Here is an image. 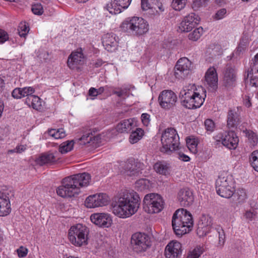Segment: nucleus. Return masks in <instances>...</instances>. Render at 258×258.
Returning <instances> with one entry per match:
<instances>
[{"instance_id":"774afa93","label":"nucleus","mask_w":258,"mask_h":258,"mask_svg":"<svg viewBox=\"0 0 258 258\" xmlns=\"http://www.w3.org/2000/svg\"><path fill=\"white\" fill-rule=\"evenodd\" d=\"M191 63V61L187 57H183L179 59L176 64H190Z\"/></svg>"},{"instance_id":"a878e982","label":"nucleus","mask_w":258,"mask_h":258,"mask_svg":"<svg viewBox=\"0 0 258 258\" xmlns=\"http://www.w3.org/2000/svg\"><path fill=\"white\" fill-rule=\"evenodd\" d=\"M172 226L175 234L179 237L190 231L181 220L178 217H175L174 214L172 216Z\"/></svg>"},{"instance_id":"13d9d810","label":"nucleus","mask_w":258,"mask_h":258,"mask_svg":"<svg viewBox=\"0 0 258 258\" xmlns=\"http://www.w3.org/2000/svg\"><path fill=\"white\" fill-rule=\"evenodd\" d=\"M9 40V35L4 30L0 29V43H4Z\"/></svg>"},{"instance_id":"f257e3e1","label":"nucleus","mask_w":258,"mask_h":258,"mask_svg":"<svg viewBox=\"0 0 258 258\" xmlns=\"http://www.w3.org/2000/svg\"><path fill=\"white\" fill-rule=\"evenodd\" d=\"M140 197L134 190L121 191L112 203V211L120 218H125L135 214L139 207Z\"/></svg>"},{"instance_id":"7ed1b4c3","label":"nucleus","mask_w":258,"mask_h":258,"mask_svg":"<svg viewBox=\"0 0 258 258\" xmlns=\"http://www.w3.org/2000/svg\"><path fill=\"white\" fill-rule=\"evenodd\" d=\"M122 30L136 35H142L146 33L149 29L148 22L141 17H134L128 18L122 23Z\"/></svg>"},{"instance_id":"9b49d317","label":"nucleus","mask_w":258,"mask_h":258,"mask_svg":"<svg viewBox=\"0 0 258 258\" xmlns=\"http://www.w3.org/2000/svg\"><path fill=\"white\" fill-rule=\"evenodd\" d=\"M109 200L107 195L99 193L89 196L85 200V205L89 208L102 207L107 205Z\"/></svg>"},{"instance_id":"3c124183","label":"nucleus","mask_w":258,"mask_h":258,"mask_svg":"<svg viewBox=\"0 0 258 258\" xmlns=\"http://www.w3.org/2000/svg\"><path fill=\"white\" fill-rule=\"evenodd\" d=\"M22 90V97H28L30 96H33L32 95L34 92L35 90L33 87H24L23 88H21Z\"/></svg>"},{"instance_id":"bb28decb","label":"nucleus","mask_w":258,"mask_h":258,"mask_svg":"<svg viewBox=\"0 0 258 258\" xmlns=\"http://www.w3.org/2000/svg\"><path fill=\"white\" fill-rule=\"evenodd\" d=\"M102 42L105 49L108 51H112L115 50L118 41L116 39V36L114 34L107 33L104 34L102 39Z\"/></svg>"},{"instance_id":"a19ab883","label":"nucleus","mask_w":258,"mask_h":258,"mask_svg":"<svg viewBox=\"0 0 258 258\" xmlns=\"http://www.w3.org/2000/svg\"><path fill=\"white\" fill-rule=\"evenodd\" d=\"M249 161L253 168L258 172V150L254 151L251 154Z\"/></svg>"},{"instance_id":"603ef678","label":"nucleus","mask_w":258,"mask_h":258,"mask_svg":"<svg viewBox=\"0 0 258 258\" xmlns=\"http://www.w3.org/2000/svg\"><path fill=\"white\" fill-rule=\"evenodd\" d=\"M247 78L249 76L254 77L255 75L258 76V66H250V68L247 70Z\"/></svg>"},{"instance_id":"09e8293b","label":"nucleus","mask_w":258,"mask_h":258,"mask_svg":"<svg viewBox=\"0 0 258 258\" xmlns=\"http://www.w3.org/2000/svg\"><path fill=\"white\" fill-rule=\"evenodd\" d=\"M27 146L26 145H17L14 149L9 150L7 151L8 154H10L14 153L21 154L26 150Z\"/></svg>"},{"instance_id":"37998d69","label":"nucleus","mask_w":258,"mask_h":258,"mask_svg":"<svg viewBox=\"0 0 258 258\" xmlns=\"http://www.w3.org/2000/svg\"><path fill=\"white\" fill-rule=\"evenodd\" d=\"M187 0H173L171 7L176 11H180L185 6Z\"/></svg>"},{"instance_id":"69168bd1","label":"nucleus","mask_w":258,"mask_h":258,"mask_svg":"<svg viewBox=\"0 0 258 258\" xmlns=\"http://www.w3.org/2000/svg\"><path fill=\"white\" fill-rule=\"evenodd\" d=\"M246 136L249 139L252 140L254 142L256 141L257 138L256 134L251 131H246Z\"/></svg>"},{"instance_id":"c85d7f7f","label":"nucleus","mask_w":258,"mask_h":258,"mask_svg":"<svg viewBox=\"0 0 258 258\" xmlns=\"http://www.w3.org/2000/svg\"><path fill=\"white\" fill-rule=\"evenodd\" d=\"M141 165V163L135 161H128L124 166L125 173L130 176H138L142 174L140 167Z\"/></svg>"},{"instance_id":"0e129e2a","label":"nucleus","mask_w":258,"mask_h":258,"mask_svg":"<svg viewBox=\"0 0 258 258\" xmlns=\"http://www.w3.org/2000/svg\"><path fill=\"white\" fill-rule=\"evenodd\" d=\"M141 8L144 11H147L153 8L149 3L148 0H141Z\"/></svg>"},{"instance_id":"cd10ccee","label":"nucleus","mask_w":258,"mask_h":258,"mask_svg":"<svg viewBox=\"0 0 258 258\" xmlns=\"http://www.w3.org/2000/svg\"><path fill=\"white\" fill-rule=\"evenodd\" d=\"M204 91H206L202 86H196L194 84H189L185 86L180 93L179 96L184 97L190 95H200V93L203 94Z\"/></svg>"},{"instance_id":"ddd939ff","label":"nucleus","mask_w":258,"mask_h":258,"mask_svg":"<svg viewBox=\"0 0 258 258\" xmlns=\"http://www.w3.org/2000/svg\"><path fill=\"white\" fill-rule=\"evenodd\" d=\"M217 141H221L222 144L229 149H235L238 145L239 139L234 132L226 133L224 135L221 134L216 137Z\"/></svg>"},{"instance_id":"473e14b6","label":"nucleus","mask_w":258,"mask_h":258,"mask_svg":"<svg viewBox=\"0 0 258 258\" xmlns=\"http://www.w3.org/2000/svg\"><path fill=\"white\" fill-rule=\"evenodd\" d=\"M25 103L29 106L32 107L37 110L42 109V101L37 96L33 95L27 97L25 100Z\"/></svg>"},{"instance_id":"9d476101","label":"nucleus","mask_w":258,"mask_h":258,"mask_svg":"<svg viewBox=\"0 0 258 258\" xmlns=\"http://www.w3.org/2000/svg\"><path fill=\"white\" fill-rule=\"evenodd\" d=\"M14 196V192L11 189L0 190V216H7L11 212L10 199Z\"/></svg>"},{"instance_id":"423d86ee","label":"nucleus","mask_w":258,"mask_h":258,"mask_svg":"<svg viewBox=\"0 0 258 258\" xmlns=\"http://www.w3.org/2000/svg\"><path fill=\"white\" fill-rule=\"evenodd\" d=\"M217 193L221 197L229 199L234 194V182L232 176H219L216 181Z\"/></svg>"},{"instance_id":"864d4df0","label":"nucleus","mask_w":258,"mask_h":258,"mask_svg":"<svg viewBox=\"0 0 258 258\" xmlns=\"http://www.w3.org/2000/svg\"><path fill=\"white\" fill-rule=\"evenodd\" d=\"M217 232L219 234V244L221 245H223L225 242V234L223 229L220 227L217 229Z\"/></svg>"},{"instance_id":"5fc2aeb1","label":"nucleus","mask_w":258,"mask_h":258,"mask_svg":"<svg viewBox=\"0 0 258 258\" xmlns=\"http://www.w3.org/2000/svg\"><path fill=\"white\" fill-rule=\"evenodd\" d=\"M247 47V44L244 41V40H241L240 41V43L238 45V47L237 48V50L235 51V53L236 54L239 55L241 52H243L245 50Z\"/></svg>"},{"instance_id":"72a5a7b5","label":"nucleus","mask_w":258,"mask_h":258,"mask_svg":"<svg viewBox=\"0 0 258 258\" xmlns=\"http://www.w3.org/2000/svg\"><path fill=\"white\" fill-rule=\"evenodd\" d=\"M206 52L208 55H213L219 58L222 54V49L220 45L213 44L208 47Z\"/></svg>"},{"instance_id":"39448f33","label":"nucleus","mask_w":258,"mask_h":258,"mask_svg":"<svg viewBox=\"0 0 258 258\" xmlns=\"http://www.w3.org/2000/svg\"><path fill=\"white\" fill-rule=\"evenodd\" d=\"M89 229L82 224H78L71 227L69 231V238L75 246H81L88 244Z\"/></svg>"},{"instance_id":"8fccbe9b","label":"nucleus","mask_w":258,"mask_h":258,"mask_svg":"<svg viewBox=\"0 0 258 258\" xmlns=\"http://www.w3.org/2000/svg\"><path fill=\"white\" fill-rule=\"evenodd\" d=\"M31 10L35 15H41L43 13L42 6L41 4L38 3L32 5Z\"/></svg>"},{"instance_id":"79ce46f5","label":"nucleus","mask_w":258,"mask_h":258,"mask_svg":"<svg viewBox=\"0 0 258 258\" xmlns=\"http://www.w3.org/2000/svg\"><path fill=\"white\" fill-rule=\"evenodd\" d=\"M203 33V29L202 27H200L195 29L192 32L188 34V38L192 41H197L200 38Z\"/></svg>"},{"instance_id":"1a4fd4ad","label":"nucleus","mask_w":258,"mask_h":258,"mask_svg":"<svg viewBox=\"0 0 258 258\" xmlns=\"http://www.w3.org/2000/svg\"><path fill=\"white\" fill-rule=\"evenodd\" d=\"M131 242L134 249L137 252L145 251L151 245L149 237L142 233L134 234L132 237Z\"/></svg>"},{"instance_id":"4468645a","label":"nucleus","mask_w":258,"mask_h":258,"mask_svg":"<svg viewBox=\"0 0 258 258\" xmlns=\"http://www.w3.org/2000/svg\"><path fill=\"white\" fill-rule=\"evenodd\" d=\"M223 85L227 89L232 88L236 85L237 73L234 67H226L223 72Z\"/></svg>"},{"instance_id":"4d7b16f0","label":"nucleus","mask_w":258,"mask_h":258,"mask_svg":"<svg viewBox=\"0 0 258 258\" xmlns=\"http://www.w3.org/2000/svg\"><path fill=\"white\" fill-rule=\"evenodd\" d=\"M226 13L227 11L226 9H221L217 12L214 16V19L217 20L222 19L224 18Z\"/></svg>"},{"instance_id":"5701e85b","label":"nucleus","mask_w":258,"mask_h":258,"mask_svg":"<svg viewBox=\"0 0 258 258\" xmlns=\"http://www.w3.org/2000/svg\"><path fill=\"white\" fill-rule=\"evenodd\" d=\"M57 152H47L41 154L36 160L37 163L40 165H52L56 163L59 160Z\"/></svg>"},{"instance_id":"7c9ffc66","label":"nucleus","mask_w":258,"mask_h":258,"mask_svg":"<svg viewBox=\"0 0 258 258\" xmlns=\"http://www.w3.org/2000/svg\"><path fill=\"white\" fill-rule=\"evenodd\" d=\"M240 121L239 108L230 109L227 115V125L230 127L236 126Z\"/></svg>"},{"instance_id":"412c9836","label":"nucleus","mask_w":258,"mask_h":258,"mask_svg":"<svg viewBox=\"0 0 258 258\" xmlns=\"http://www.w3.org/2000/svg\"><path fill=\"white\" fill-rule=\"evenodd\" d=\"M205 82L210 89L215 90L218 87V77L216 69L213 66L209 68L206 73Z\"/></svg>"},{"instance_id":"4be33fe9","label":"nucleus","mask_w":258,"mask_h":258,"mask_svg":"<svg viewBox=\"0 0 258 258\" xmlns=\"http://www.w3.org/2000/svg\"><path fill=\"white\" fill-rule=\"evenodd\" d=\"M174 214L175 217H178V218L181 220L182 223L186 225L188 231L191 230L194 222L192 215L188 211L182 208L179 209L177 210Z\"/></svg>"},{"instance_id":"680f3d73","label":"nucleus","mask_w":258,"mask_h":258,"mask_svg":"<svg viewBox=\"0 0 258 258\" xmlns=\"http://www.w3.org/2000/svg\"><path fill=\"white\" fill-rule=\"evenodd\" d=\"M21 88H15L12 93V96L16 99H20L22 98Z\"/></svg>"},{"instance_id":"2eb2a0df","label":"nucleus","mask_w":258,"mask_h":258,"mask_svg":"<svg viewBox=\"0 0 258 258\" xmlns=\"http://www.w3.org/2000/svg\"><path fill=\"white\" fill-rule=\"evenodd\" d=\"M132 0H111L105 9L111 14H117L128 8Z\"/></svg>"},{"instance_id":"c03bdc74","label":"nucleus","mask_w":258,"mask_h":258,"mask_svg":"<svg viewBox=\"0 0 258 258\" xmlns=\"http://www.w3.org/2000/svg\"><path fill=\"white\" fill-rule=\"evenodd\" d=\"M209 0H194L191 7L194 11H198L203 7H206Z\"/></svg>"},{"instance_id":"4c0bfd02","label":"nucleus","mask_w":258,"mask_h":258,"mask_svg":"<svg viewBox=\"0 0 258 258\" xmlns=\"http://www.w3.org/2000/svg\"><path fill=\"white\" fill-rule=\"evenodd\" d=\"M154 169L155 171L160 174L166 175L168 172V167L164 162H158L154 165Z\"/></svg>"},{"instance_id":"ea45409f","label":"nucleus","mask_w":258,"mask_h":258,"mask_svg":"<svg viewBox=\"0 0 258 258\" xmlns=\"http://www.w3.org/2000/svg\"><path fill=\"white\" fill-rule=\"evenodd\" d=\"M74 146L73 141H68L61 144L59 147V151L61 154L66 153L71 151Z\"/></svg>"},{"instance_id":"052dcab7","label":"nucleus","mask_w":258,"mask_h":258,"mask_svg":"<svg viewBox=\"0 0 258 258\" xmlns=\"http://www.w3.org/2000/svg\"><path fill=\"white\" fill-rule=\"evenodd\" d=\"M17 251L18 255L20 257H24L27 254L28 249L21 246L17 250Z\"/></svg>"},{"instance_id":"2f4dec72","label":"nucleus","mask_w":258,"mask_h":258,"mask_svg":"<svg viewBox=\"0 0 258 258\" xmlns=\"http://www.w3.org/2000/svg\"><path fill=\"white\" fill-rule=\"evenodd\" d=\"M191 66H174L173 70L174 76L177 79H184L190 74L193 69Z\"/></svg>"},{"instance_id":"f3484780","label":"nucleus","mask_w":258,"mask_h":258,"mask_svg":"<svg viewBox=\"0 0 258 258\" xmlns=\"http://www.w3.org/2000/svg\"><path fill=\"white\" fill-rule=\"evenodd\" d=\"M213 224L212 219L209 215H203L199 220L197 233L200 236L206 235L211 230Z\"/></svg>"},{"instance_id":"c9c22d12","label":"nucleus","mask_w":258,"mask_h":258,"mask_svg":"<svg viewBox=\"0 0 258 258\" xmlns=\"http://www.w3.org/2000/svg\"><path fill=\"white\" fill-rule=\"evenodd\" d=\"M233 196L238 203H243L247 198L245 190L243 188H238L236 190L234 189Z\"/></svg>"},{"instance_id":"a211bd4d","label":"nucleus","mask_w":258,"mask_h":258,"mask_svg":"<svg viewBox=\"0 0 258 258\" xmlns=\"http://www.w3.org/2000/svg\"><path fill=\"white\" fill-rule=\"evenodd\" d=\"M90 220L99 227H109L112 223L111 216L107 213H95L90 217Z\"/></svg>"},{"instance_id":"e2e57ef3","label":"nucleus","mask_w":258,"mask_h":258,"mask_svg":"<svg viewBox=\"0 0 258 258\" xmlns=\"http://www.w3.org/2000/svg\"><path fill=\"white\" fill-rule=\"evenodd\" d=\"M141 119L143 123L146 125L148 126L150 123V115L148 113H143L141 115Z\"/></svg>"},{"instance_id":"0eeeda50","label":"nucleus","mask_w":258,"mask_h":258,"mask_svg":"<svg viewBox=\"0 0 258 258\" xmlns=\"http://www.w3.org/2000/svg\"><path fill=\"white\" fill-rule=\"evenodd\" d=\"M144 204L148 208L150 213H158L161 212L164 207V201L158 194H150L144 197Z\"/></svg>"},{"instance_id":"f8f14e48","label":"nucleus","mask_w":258,"mask_h":258,"mask_svg":"<svg viewBox=\"0 0 258 258\" xmlns=\"http://www.w3.org/2000/svg\"><path fill=\"white\" fill-rule=\"evenodd\" d=\"M206 97V91H204L203 94L200 93V95H190V97L186 96L181 97V103L187 108H197L203 104Z\"/></svg>"},{"instance_id":"dca6fc26","label":"nucleus","mask_w":258,"mask_h":258,"mask_svg":"<svg viewBox=\"0 0 258 258\" xmlns=\"http://www.w3.org/2000/svg\"><path fill=\"white\" fill-rule=\"evenodd\" d=\"M200 18L195 13H191L186 16L181 22L179 28L183 32L191 31L198 24Z\"/></svg>"},{"instance_id":"6e6552de","label":"nucleus","mask_w":258,"mask_h":258,"mask_svg":"<svg viewBox=\"0 0 258 258\" xmlns=\"http://www.w3.org/2000/svg\"><path fill=\"white\" fill-rule=\"evenodd\" d=\"M177 99L176 95L172 91L164 90L160 93L158 101L162 108L169 109L175 105Z\"/></svg>"},{"instance_id":"aec40b11","label":"nucleus","mask_w":258,"mask_h":258,"mask_svg":"<svg viewBox=\"0 0 258 258\" xmlns=\"http://www.w3.org/2000/svg\"><path fill=\"white\" fill-rule=\"evenodd\" d=\"M177 199L181 206H190L194 200L192 192L187 188L181 189L178 192Z\"/></svg>"},{"instance_id":"e433bc0d","label":"nucleus","mask_w":258,"mask_h":258,"mask_svg":"<svg viewBox=\"0 0 258 258\" xmlns=\"http://www.w3.org/2000/svg\"><path fill=\"white\" fill-rule=\"evenodd\" d=\"M135 186L138 190L142 191L149 189L151 187V182L147 179L141 178L136 182Z\"/></svg>"},{"instance_id":"c756f323","label":"nucleus","mask_w":258,"mask_h":258,"mask_svg":"<svg viewBox=\"0 0 258 258\" xmlns=\"http://www.w3.org/2000/svg\"><path fill=\"white\" fill-rule=\"evenodd\" d=\"M136 126L134 118H129L121 121L116 126L118 133H128Z\"/></svg>"},{"instance_id":"bf43d9fd","label":"nucleus","mask_w":258,"mask_h":258,"mask_svg":"<svg viewBox=\"0 0 258 258\" xmlns=\"http://www.w3.org/2000/svg\"><path fill=\"white\" fill-rule=\"evenodd\" d=\"M205 61L207 63H212L216 62V60L218 58V57L215 56L213 55H208V53L206 52L205 53Z\"/></svg>"},{"instance_id":"f03ea898","label":"nucleus","mask_w":258,"mask_h":258,"mask_svg":"<svg viewBox=\"0 0 258 258\" xmlns=\"http://www.w3.org/2000/svg\"><path fill=\"white\" fill-rule=\"evenodd\" d=\"M90 179V175L85 172L66 177L57 187V194L62 198L75 197L80 194L81 187L89 184Z\"/></svg>"},{"instance_id":"a18cd8bd","label":"nucleus","mask_w":258,"mask_h":258,"mask_svg":"<svg viewBox=\"0 0 258 258\" xmlns=\"http://www.w3.org/2000/svg\"><path fill=\"white\" fill-rule=\"evenodd\" d=\"M202 253V248L200 246H198L192 250L189 251L186 258H199Z\"/></svg>"},{"instance_id":"6e6d98bb","label":"nucleus","mask_w":258,"mask_h":258,"mask_svg":"<svg viewBox=\"0 0 258 258\" xmlns=\"http://www.w3.org/2000/svg\"><path fill=\"white\" fill-rule=\"evenodd\" d=\"M205 126L206 129L208 131L210 132H212L215 128V124L213 121L210 119H208L205 120Z\"/></svg>"},{"instance_id":"b1692460","label":"nucleus","mask_w":258,"mask_h":258,"mask_svg":"<svg viewBox=\"0 0 258 258\" xmlns=\"http://www.w3.org/2000/svg\"><path fill=\"white\" fill-rule=\"evenodd\" d=\"M79 141L82 145H86L91 142L93 144H98L101 143V136L100 135H93L90 129H87L83 131L82 137L79 139Z\"/></svg>"},{"instance_id":"393cba45","label":"nucleus","mask_w":258,"mask_h":258,"mask_svg":"<svg viewBox=\"0 0 258 258\" xmlns=\"http://www.w3.org/2000/svg\"><path fill=\"white\" fill-rule=\"evenodd\" d=\"M87 60L86 56L83 53V50L81 48L77 49L76 51H73L69 55L67 64L69 63H72L73 64H83L86 63Z\"/></svg>"},{"instance_id":"de8ad7c7","label":"nucleus","mask_w":258,"mask_h":258,"mask_svg":"<svg viewBox=\"0 0 258 258\" xmlns=\"http://www.w3.org/2000/svg\"><path fill=\"white\" fill-rule=\"evenodd\" d=\"M186 144L188 149L191 152L196 154L198 152L197 142L192 139H188L186 140Z\"/></svg>"},{"instance_id":"58836bf2","label":"nucleus","mask_w":258,"mask_h":258,"mask_svg":"<svg viewBox=\"0 0 258 258\" xmlns=\"http://www.w3.org/2000/svg\"><path fill=\"white\" fill-rule=\"evenodd\" d=\"M48 134L56 139H62L66 136V134L63 128L51 129L48 131Z\"/></svg>"},{"instance_id":"338daca9","label":"nucleus","mask_w":258,"mask_h":258,"mask_svg":"<svg viewBox=\"0 0 258 258\" xmlns=\"http://www.w3.org/2000/svg\"><path fill=\"white\" fill-rule=\"evenodd\" d=\"M250 78V84L252 86L257 87L258 86V76L255 75L254 77L249 76Z\"/></svg>"},{"instance_id":"49530a36","label":"nucleus","mask_w":258,"mask_h":258,"mask_svg":"<svg viewBox=\"0 0 258 258\" xmlns=\"http://www.w3.org/2000/svg\"><path fill=\"white\" fill-rule=\"evenodd\" d=\"M29 30V27L25 23H21L19 26L18 33L20 37H25Z\"/></svg>"},{"instance_id":"20e7f679","label":"nucleus","mask_w":258,"mask_h":258,"mask_svg":"<svg viewBox=\"0 0 258 258\" xmlns=\"http://www.w3.org/2000/svg\"><path fill=\"white\" fill-rule=\"evenodd\" d=\"M161 152L170 155L178 149L179 138L176 131L173 128L165 130L161 137Z\"/></svg>"},{"instance_id":"f704fd0d","label":"nucleus","mask_w":258,"mask_h":258,"mask_svg":"<svg viewBox=\"0 0 258 258\" xmlns=\"http://www.w3.org/2000/svg\"><path fill=\"white\" fill-rule=\"evenodd\" d=\"M132 131L130 136L129 141L131 144L137 143L143 137L144 131L140 128H136L135 131Z\"/></svg>"},{"instance_id":"6ab92c4d","label":"nucleus","mask_w":258,"mask_h":258,"mask_svg":"<svg viewBox=\"0 0 258 258\" xmlns=\"http://www.w3.org/2000/svg\"><path fill=\"white\" fill-rule=\"evenodd\" d=\"M181 244L177 241H172L166 246L165 255L166 258H179L181 255Z\"/></svg>"}]
</instances>
